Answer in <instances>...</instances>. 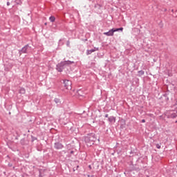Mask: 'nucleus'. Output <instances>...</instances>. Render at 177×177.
<instances>
[{
  "label": "nucleus",
  "instance_id": "2",
  "mask_svg": "<svg viewBox=\"0 0 177 177\" xmlns=\"http://www.w3.org/2000/svg\"><path fill=\"white\" fill-rule=\"evenodd\" d=\"M95 140H97L96 136L94 133L88 134L84 138V142L87 146L91 147V146L95 145Z\"/></svg>",
  "mask_w": 177,
  "mask_h": 177
},
{
  "label": "nucleus",
  "instance_id": "11",
  "mask_svg": "<svg viewBox=\"0 0 177 177\" xmlns=\"http://www.w3.org/2000/svg\"><path fill=\"white\" fill-rule=\"evenodd\" d=\"M93 52H95V50H93V49L87 50L86 53L88 56V55H91L92 53H93Z\"/></svg>",
  "mask_w": 177,
  "mask_h": 177
},
{
  "label": "nucleus",
  "instance_id": "7",
  "mask_svg": "<svg viewBox=\"0 0 177 177\" xmlns=\"http://www.w3.org/2000/svg\"><path fill=\"white\" fill-rule=\"evenodd\" d=\"M20 143L22 145V146H27V145H28V140L22 138L20 141Z\"/></svg>",
  "mask_w": 177,
  "mask_h": 177
},
{
  "label": "nucleus",
  "instance_id": "3",
  "mask_svg": "<svg viewBox=\"0 0 177 177\" xmlns=\"http://www.w3.org/2000/svg\"><path fill=\"white\" fill-rule=\"evenodd\" d=\"M71 81L68 80H64V86L66 89H68V91H70L71 89Z\"/></svg>",
  "mask_w": 177,
  "mask_h": 177
},
{
  "label": "nucleus",
  "instance_id": "5",
  "mask_svg": "<svg viewBox=\"0 0 177 177\" xmlns=\"http://www.w3.org/2000/svg\"><path fill=\"white\" fill-rule=\"evenodd\" d=\"M114 29L112 28L109 30V31L104 32V35H106V37H113V35H114Z\"/></svg>",
  "mask_w": 177,
  "mask_h": 177
},
{
  "label": "nucleus",
  "instance_id": "23",
  "mask_svg": "<svg viewBox=\"0 0 177 177\" xmlns=\"http://www.w3.org/2000/svg\"><path fill=\"white\" fill-rule=\"evenodd\" d=\"M70 154H74V151H71Z\"/></svg>",
  "mask_w": 177,
  "mask_h": 177
},
{
  "label": "nucleus",
  "instance_id": "22",
  "mask_svg": "<svg viewBox=\"0 0 177 177\" xmlns=\"http://www.w3.org/2000/svg\"><path fill=\"white\" fill-rule=\"evenodd\" d=\"M141 122H146V120H145V119H142V120H141Z\"/></svg>",
  "mask_w": 177,
  "mask_h": 177
},
{
  "label": "nucleus",
  "instance_id": "20",
  "mask_svg": "<svg viewBox=\"0 0 177 177\" xmlns=\"http://www.w3.org/2000/svg\"><path fill=\"white\" fill-rule=\"evenodd\" d=\"M157 149H161V146L158 144L156 145Z\"/></svg>",
  "mask_w": 177,
  "mask_h": 177
},
{
  "label": "nucleus",
  "instance_id": "6",
  "mask_svg": "<svg viewBox=\"0 0 177 177\" xmlns=\"http://www.w3.org/2000/svg\"><path fill=\"white\" fill-rule=\"evenodd\" d=\"M54 147H55V149H56V150H60L63 147H64V146H63V145L60 142H55L54 144Z\"/></svg>",
  "mask_w": 177,
  "mask_h": 177
},
{
  "label": "nucleus",
  "instance_id": "19",
  "mask_svg": "<svg viewBox=\"0 0 177 177\" xmlns=\"http://www.w3.org/2000/svg\"><path fill=\"white\" fill-rule=\"evenodd\" d=\"M93 50H95V52H96V50H99V48L95 47V48L93 49Z\"/></svg>",
  "mask_w": 177,
  "mask_h": 177
},
{
  "label": "nucleus",
  "instance_id": "27",
  "mask_svg": "<svg viewBox=\"0 0 177 177\" xmlns=\"http://www.w3.org/2000/svg\"><path fill=\"white\" fill-rule=\"evenodd\" d=\"M79 168H80V166L77 165V166L76 167V171L78 170Z\"/></svg>",
  "mask_w": 177,
  "mask_h": 177
},
{
  "label": "nucleus",
  "instance_id": "13",
  "mask_svg": "<svg viewBox=\"0 0 177 177\" xmlns=\"http://www.w3.org/2000/svg\"><path fill=\"white\" fill-rule=\"evenodd\" d=\"M49 20L50 21H51V23H54L55 20H56V18L55 17V16H51L49 17Z\"/></svg>",
  "mask_w": 177,
  "mask_h": 177
},
{
  "label": "nucleus",
  "instance_id": "8",
  "mask_svg": "<svg viewBox=\"0 0 177 177\" xmlns=\"http://www.w3.org/2000/svg\"><path fill=\"white\" fill-rule=\"evenodd\" d=\"M177 117V111H176V113H171L168 115V118H176Z\"/></svg>",
  "mask_w": 177,
  "mask_h": 177
},
{
  "label": "nucleus",
  "instance_id": "12",
  "mask_svg": "<svg viewBox=\"0 0 177 177\" xmlns=\"http://www.w3.org/2000/svg\"><path fill=\"white\" fill-rule=\"evenodd\" d=\"M19 93H21V95H24V93H26V89L24 88H21L19 89Z\"/></svg>",
  "mask_w": 177,
  "mask_h": 177
},
{
  "label": "nucleus",
  "instance_id": "18",
  "mask_svg": "<svg viewBox=\"0 0 177 177\" xmlns=\"http://www.w3.org/2000/svg\"><path fill=\"white\" fill-rule=\"evenodd\" d=\"M66 46H68V48H70V40H68L66 42Z\"/></svg>",
  "mask_w": 177,
  "mask_h": 177
},
{
  "label": "nucleus",
  "instance_id": "25",
  "mask_svg": "<svg viewBox=\"0 0 177 177\" xmlns=\"http://www.w3.org/2000/svg\"><path fill=\"white\" fill-rule=\"evenodd\" d=\"M88 168H89V169H92V166H91V165H89Z\"/></svg>",
  "mask_w": 177,
  "mask_h": 177
},
{
  "label": "nucleus",
  "instance_id": "32",
  "mask_svg": "<svg viewBox=\"0 0 177 177\" xmlns=\"http://www.w3.org/2000/svg\"><path fill=\"white\" fill-rule=\"evenodd\" d=\"M62 41V39H59V41Z\"/></svg>",
  "mask_w": 177,
  "mask_h": 177
},
{
  "label": "nucleus",
  "instance_id": "4",
  "mask_svg": "<svg viewBox=\"0 0 177 177\" xmlns=\"http://www.w3.org/2000/svg\"><path fill=\"white\" fill-rule=\"evenodd\" d=\"M28 48H30V46H28V44H27L25 46H24L21 48V50H19V56H21V55H23V53H27V50H28Z\"/></svg>",
  "mask_w": 177,
  "mask_h": 177
},
{
  "label": "nucleus",
  "instance_id": "24",
  "mask_svg": "<svg viewBox=\"0 0 177 177\" xmlns=\"http://www.w3.org/2000/svg\"><path fill=\"white\" fill-rule=\"evenodd\" d=\"M12 166H13L12 164H11V163H9V164H8V167H12Z\"/></svg>",
  "mask_w": 177,
  "mask_h": 177
},
{
  "label": "nucleus",
  "instance_id": "21",
  "mask_svg": "<svg viewBox=\"0 0 177 177\" xmlns=\"http://www.w3.org/2000/svg\"><path fill=\"white\" fill-rule=\"evenodd\" d=\"M105 118H109V114L105 115Z\"/></svg>",
  "mask_w": 177,
  "mask_h": 177
},
{
  "label": "nucleus",
  "instance_id": "16",
  "mask_svg": "<svg viewBox=\"0 0 177 177\" xmlns=\"http://www.w3.org/2000/svg\"><path fill=\"white\" fill-rule=\"evenodd\" d=\"M102 4L97 3L94 6V8H98V9H100L102 8Z\"/></svg>",
  "mask_w": 177,
  "mask_h": 177
},
{
  "label": "nucleus",
  "instance_id": "1",
  "mask_svg": "<svg viewBox=\"0 0 177 177\" xmlns=\"http://www.w3.org/2000/svg\"><path fill=\"white\" fill-rule=\"evenodd\" d=\"M74 61L70 60L61 62L59 64H57L56 70L58 71L59 73H62L67 66L74 64Z\"/></svg>",
  "mask_w": 177,
  "mask_h": 177
},
{
  "label": "nucleus",
  "instance_id": "15",
  "mask_svg": "<svg viewBox=\"0 0 177 177\" xmlns=\"http://www.w3.org/2000/svg\"><path fill=\"white\" fill-rule=\"evenodd\" d=\"M15 3L17 5H21L23 3V1H21V0H15Z\"/></svg>",
  "mask_w": 177,
  "mask_h": 177
},
{
  "label": "nucleus",
  "instance_id": "30",
  "mask_svg": "<svg viewBox=\"0 0 177 177\" xmlns=\"http://www.w3.org/2000/svg\"><path fill=\"white\" fill-rule=\"evenodd\" d=\"M93 176H95L92 175V176H91L90 177H93Z\"/></svg>",
  "mask_w": 177,
  "mask_h": 177
},
{
  "label": "nucleus",
  "instance_id": "31",
  "mask_svg": "<svg viewBox=\"0 0 177 177\" xmlns=\"http://www.w3.org/2000/svg\"><path fill=\"white\" fill-rule=\"evenodd\" d=\"M147 177H150V176H147Z\"/></svg>",
  "mask_w": 177,
  "mask_h": 177
},
{
  "label": "nucleus",
  "instance_id": "29",
  "mask_svg": "<svg viewBox=\"0 0 177 177\" xmlns=\"http://www.w3.org/2000/svg\"><path fill=\"white\" fill-rule=\"evenodd\" d=\"M88 177H91V175H87Z\"/></svg>",
  "mask_w": 177,
  "mask_h": 177
},
{
  "label": "nucleus",
  "instance_id": "10",
  "mask_svg": "<svg viewBox=\"0 0 177 177\" xmlns=\"http://www.w3.org/2000/svg\"><path fill=\"white\" fill-rule=\"evenodd\" d=\"M54 102L56 103V104H57V106L62 104V101H60V99L59 98H55Z\"/></svg>",
  "mask_w": 177,
  "mask_h": 177
},
{
  "label": "nucleus",
  "instance_id": "17",
  "mask_svg": "<svg viewBox=\"0 0 177 177\" xmlns=\"http://www.w3.org/2000/svg\"><path fill=\"white\" fill-rule=\"evenodd\" d=\"M138 74L140 75H145V71H138Z\"/></svg>",
  "mask_w": 177,
  "mask_h": 177
},
{
  "label": "nucleus",
  "instance_id": "28",
  "mask_svg": "<svg viewBox=\"0 0 177 177\" xmlns=\"http://www.w3.org/2000/svg\"><path fill=\"white\" fill-rule=\"evenodd\" d=\"M75 169H76L75 167H74V168H73V171H75Z\"/></svg>",
  "mask_w": 177,
  "mask_h": 177
},
{
  "label": "nucleus",
  "instance_id": "26",
  "mask_svg": "<svg viewBox=\"0 0 177 177\" xmlns=\"http://www.w3.org/2000/svg\"><path fill=\"white\" fill-rule=\"evenodd\" d=\"M10 5V3L9 1L7 2V6H9Z\"/></svg>",
  "mask_w": 177,
  "mask_h": 177
},
{
  "label": "nucleus",
  "instance_id": "33",
  "mask_svg": "<svg viewBox=\"0 0 177 177\" xmlns=\"http://www.w3.org/2000/svg\"><path fill=\"white\" fill-rule=\"evenodd\" d=\"M176 122H177V120L176 121Z\"/></svg>",
  "mask_w": 177,
  "mask_h": 177
},
{
  "label": "nucleus",
  "instance_id": "9",
  "mask_svg": "<svg viewBox=\"0 0 177 177\" xmlns=\"http://www.w3.org/2000/svg\"><path fill=\"white\" fill-rule=\"evenodd\" d=\"M108 121L109 122H115V117L114 116H111L108 118Z\"/></svg>",
  "mask_w": 177,
  "mask_h": 177
},
{
  "label": "nucleus",
  "instance_id": "14",
  "mask_svg": "<svg viewBox=\"0 0 177 177\" xmlns=\"http://www.w3.org/2000/svg\"><path fill=\"white\" fill-rule=\"evenodd\" d=\"M124 28H113V31L117 32V31H123Z\"/></svg>",
  "mask_w": 177,
  "mask_h": 177
}]
</instances>
